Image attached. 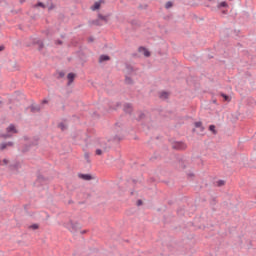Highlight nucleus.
<instances>
[{
	"instance_id": "nucleus-1",
	"label": "nucleus",
	"mask_w": 256,
	"mask_h": 256,
	"mask_svg": "<svg viewBox=\"0 0 256 256\" xmlns=\"http://www.w3.org/2000/svg\"><path fill=\"white\" fill-rule=\"evenodd\" d=\"M66 228L71 232V233H80V235H85L87 233V230H80L78 225H67Z\"/></svg>"
},
{
	"instance_id": "nucleus-2",
	"label": "nucleus",
	"mask_w": 256,
	"mask_h": 256,
	"mask_svg": "<svg viewBox=\"0 0 256 256\" xmlns=\"http://www.w3.org/2000/svg\"><path fill=\"white\" fill-rule=\"evenodd\" d=\"M172 147L173 149H178V151H183L184 149H187V144L183 142H174Z\"/></svg>"
},
{
	"instance_id": "nucleus-3",
	"label": "nucleus",
	"mask_w": 256,
	"mask_h": 256,
	"mask_svg": "<svg viewBox=\"0 0 256 256\" xmlns=\"http://www.w3.org/2000/svg\"><path fill=\"white\" fill-rule=\"evenodd\" d=\"M139 53L144 55V57H150V55H151L149 50H147V48H144V47L139 48Z\"/></svg>"
},
{
	"instance_id": "nucleus-4",
	"label": "nucleus",
	"mask_w": 256,
	"mask_h": 256,
	"mask_svg": "<svg viewBox=\"0 0 256 256\" xmlns=\"http://www.w3.org/2000/svg\"><path fill=\"white\" fill-rule=\"evenodd\" d=\"M228 8H229V4H227V2H220L217 5V9H219L220 11Z\"/></svg>"
},
{
	"instance_id": "nucleus-5",
	"label": "nucleus",
	"mask_w": 256,
	"mask_h": 256,
	"mask_svg": "<svg viewBox=\"0 0 256 256\" xmlns=\"http://www.w3.org/2000/svg\"><path fill=\"white\" fill-rule=\"evenodd\" d=\"M101 3H102L101 1L95 2L94 5L91 6L92 11H97L101 9Z\"/></svg>"
},
{
	"instance_id": "nucleus-6",
	"label": "nucleus",
	"mask_w": 256,
	"mask_h": 256,
	"mask_svg": "<svg viewBox=\"0 0 256 256\" xmlns=\"http://www.w3.org/2000/svg\"><path fill=\"white\" fill-rule=\"evenodd\" d=\"M67 79H68V85H71L73 81H75V74L74 73H69L67 75Z\"/></svg>"
},
{
	"instance_id": "nucleus-7",
	"label": "nucleus",
	"mask_w": 256,
	"mask_h": 256,
	"mask_svg": "<svg viewBox=\"0 0 256 256\" xmlns=\"http://www.w3.org/2000/svg\"><path fill=\"white\" fill-rule=\"evenodd\" d=\"M79 177L80 179H84V181H91V179H93V177L89 174H80Z\"/></svg>"
},
{
	"instance_id": "nucleus-8",
	"label": "nucleus",
	"mask_w": 256,
	"mask_h": 256,
	"mask_svg": "<svg viewBox=\"0 0 256 256\" xmlns=\"http://www.w3.org/2000/svg\"><path fill=\"white\" fill-rule=\"evenodd\" d=\"M7 133H17V129L15 128L14 125H10V126L7 128Z\"/></svg>"
},
{
	"instance_id": "nucleus-9",
	"label": "nucleus",
	"mask_w": 256,
	"mask_h": 256,
	"mask_svg": "<svg viewBox=\"0 0 256 256\" xmlns=\"http://www.w3.org/2000/svg\"><path fill=\"white\" fill-rule=\"evenodd\" d=\"M109 56L107 55H101L99 58V63H103L104 61H109Z\"/></svg>"
},
{
	"instance_id": "nucleus-10",
	"label": "nucleus",
	"mask_w": 256,
	"mask_h": 256,
	"mask_svg": "<svg viewBox=\"0 0 256 256\" xmlns=\"http://www.w3.org/2000/svg\"><path fill=\"white\" fill-rule=\"evenodd\" d=\"M13 145V143H11V142H9V143H7V144H5V143H2V144H0V149H6L7 147H11Z\"/></svg>"
},
{
	"instance_id": "nucleus-11",
	"label": "nucleus",
	"mask_w": 256,
	"mask_h": 256,
	"mask_svg": "<svg viewBox=\"0 0 256 256\" xmlns=\"http://www.w3.org/2000/svg\"><path fill=\"white\" fill-rule=\"evenodd\" d=\"M5 165H9V160L7 159H0V166L5 167Z\"/></svg>"
},
{
	"instance_id": "nucleus-12",
	"label": "nucleus",
	"mask_w": 256,
	"mask_h": 256,
	"mask_svg": "<svg viewBox=\"0 0 256 256\" xmlns=\"http://www.w3.org/2000/svg\"><path fill=\"white\" fill-rule=\"evenodd\" d=\"M28 229L29 231H37V229H39V225H30Z\"/></svg>"
},
{
	"instance_id": "nucleus-13",
	"label": "nucleus",
	"mask_w": 256,
	"mask_h": 256,
	"mask_svg": "<svg viewBox=\"0 0 256 256\" xmlns=\"http://www.w3.org/2000/svg\"><path fill=\"white\" fill-rule=\"evenodd\" d=\"M160 97H161V99H167V97H169V93H167V92H161V93H160Z\"/></svg>"
},
{
	"instance_id": "nucleus-14",
	"label": "nucleus",
	"mask_w": 256,
	"mask_h": 256,
	"mask_svg": "<svg viewBox=\"0 0 256 256\" xmlns=\"http://www.w3.org/2000/svg\"><path fill=\"white\" fill-rule=\"evenodd\" d=\"M195 127L196 129H200V131H203V125L201 124V122H196Z\"/></svg>"
},
{
	"instance_id": "nucleus-15",
	"label": "nucleus",
	"mask_w": 256,
	"mask_h": 256,
	"mask_svg": "<svg viewBox=\"0 0 256 256\" xmlns=\"http://www.w3.org/2000/svg\"><path fill=\"white\" fill-rule=\"evenodd\" d=\"M124 109H125L126 113H131V105H129V104L125 105Z\"/></svg>"
},
{
	"instance_id": "nucleus-16",
	"label": "nucleus",
	"mask_w": 256,
	"mask_h": 256,
	"mask_svg": "<svg viewBox=\"0 0 256 256\" xmlns=\"http://www.w3.org/2000/svg\"><path fill=\"white\" fill-rule=\"evenodd\" d=\"M217 187H223L225 185V182L223 180H219L216 182Z\"/></svg>"
},
{
	"instance_id": "nucleus-17",
	"label": "nucleus",
	"mask_w": 256,
	"mask_h": 256,
	"mask_svg": "<svg viewBox=\"0 0 256 256\" xmlns=\"http://www.w3.org/2000/svg\"><path fill=\"white\" fill-rule=\"evenodd\" d=\"M165 7H166V9H171V7H173V2H171V1L167 2Z\"/></svg>"
},
{
	"instance_id": "nucleus-18",
	"label": "nucleus",
	"mask_w": 256,
	"mask_h": 256,
	"mask_svg": "<svg viewBox=\"0 0 256 256\" xmlns=\"http://www.w3.org/2000/svg\"><path fill=\"white\" fill-rule=\"evenodd\" d=\"M209 131H211V132L214 133V135H215V133H217V132L215 131V125H210Z\"/></svg>"
},
{
	"instance_id": "nucleus-19",
	"label": "nucleus",
	"mask_w": 256,
	"mask_h": 256,
	"mask_svg": "<svg viewBox=\"0 0 256 256\" xmlns=\"http://www.w3.org/2000/svg\"><path fill=\"white\" fill-rule=\"evenodd\" d=\"M222 97L224 99V101H231V99L229 98V96L222 94Z\"/></svg>"
},
{
	"instance_id": "nucleus-20",
	"label": "nucleus",
	"mask_w": 256,
	"mask_h": 256,
	"mask_svg": "<svg viewBox=\"0 0 256 256\" xmlns=\"http://www.w3.org/2000/svg\"><path fill=\"white\" fill-rule=\"evenodd\" d=\"M36 7H42V9H45V4H43V2H40L36 5Z\"/></svg>"
},
{
	"instance_id": "nucleus-21",
	"label": "nucleus",
	"mask_w": 256,
	"mask_h": 256,
	"mask_svg": "<svg viewBox=\"0 0 256 256\" xmlns=\"http://www.w3.org/2000/svg\"><path fill=\"white\" fill-rule=\"evenodd\" d=\"M96 155H103V151L101 149L96 150Z\"/></svg>"
},
{
	"instance_id": "nucleus-22",
	"label": "nucleus",
	"mask_w": 256,
	"mask_h": 256,
	"mask_svg": "<svg viewBox=\"0 0 256 256\" xmlns=\"http://www.w3.org/2000/svg\"><path fill=\"white\" fill-rule=\"evenodd\" d=\"M99 19H101L102 21H107V17H105L103 15H99Z\"/></svg>"
},
{
	"instance_id": "nucleus-23",
	"label": "nucleus",
	"mask_w": 256,
	"mask_h": 256,
	"mask_svg": "<svg viewBox=\"0 0 256 256\" xmlns=\"http://www.w3.org/2000/svg\"><path fill=\"white\" fill-rule=\"evenodd\" d=\"M59 127L62 131H65V124H59Z\"/></svg>"
},
{
	"instance_id": "nucleus-24",
	"label": "nucleus",
	"mask_w": 256,
	"mask_h": 256,
	"mask_svg": "<svg viewBox=\"0 0 256 256\" xmlns=\"http://www.w3.org/2000/svg\"><path fill=\"white\" fill-rule=\"evenodd\" d=\"M5 49L4 46H0V51H3Z\"/></svg>"
},
{
	"instance_id": "nucleus-25",
	"label": "nucleus",
	"mask_w": 256,
	"mask_h": 256,
	"mask_svg": "<svg viewBox=\"0 0 256 256\" xmlns=\"http://www.w3.org/2000/svg\"><path fill=\"white\" fill-rule=\"evenodd\" d=\"M4 137H11V134H7V135H5Z\"/></svg>"
},
{
	"instance_id": "nucleus-26",
	"label": "nucleus",
	"mask_w": 256,
	"mask_h": 256,
	"mask_svg": "<svg viewBox=\"0 0 256 256\" xmlns=\"http://www.w3.org/2000/svg\"><path fill=\"white\" fill-rule=\"evenodd\" d=\"M138 205H142V202H141V200H139V201H138Z\"/></svg>"
},
{
	"instance_id": "nucleus-27",
	"label": "nucleus",
	"mask_w": 256,
	"mask_h": 256,
	"mask_svg": "<svg viewBox=\"0 0 256 256\" xmlns=\"http://www.w3.org/2000/svg\"><path fill=\"white\" fill-rule=\"evenodd\" d=\"M43 103H47V100H44Z\"/></svg>"
},
{
	"instance_id": "nucleus-28",
	"label": "nucleus",
	"mask_w": 256,
	"mask_h": 256,
	"mask_svg": "<svg viewBox=\"0 0 256 256\" xmlns=\"http://www.w3.org/2000/svg\"><path fill=\"white\" fill-rule=\"evenodd\" d=\"M50 9H53V6H50Z\"/></svg>"
},
{
	"instance_id": "nucleus-29",
	"label": "nucleus",
	"mask_w": 256,
	"mask_h": 256,
	"mask_svg": "<svg viewBox=\"0 0 256 256\" xmlns=\"http://www.w3.org/2000/svg\"><path fill=\"white\" fill-rule=\"evenodd\" d=\"M198 229H201V226H199Z\"/></svg>"
},
{
	"instance_id": "nucleus-30",
	"label": "nucleus",
	"mask_w": 256,
	"mask_h": 256,
	"mask_svg": "<svg viewBox=\"0 0 256 256\" xmlns=\"http://www.w3.org/2000/svg\"><path fill=\"white\" fill-rule=\"evenodd\" d=\"M223 13H225V10H222Z\"/></svg>"
}]
</instances>
